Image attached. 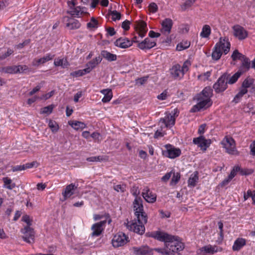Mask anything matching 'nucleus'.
<instances>
[{
  "label": "nucleus",
  "mask_w": 255,
  "mask_h": 255,
  "mask_svg": "<svg viewBox=\"0 0 255 255\" xmlns=\"http://www.w3.org/2000/svg\"><path fill=\"white\" fill-rule=\"evenodd\" d=\"M93 219L95 221L104 219V220H106L107 221L108 220L109 224H110L111 222V220L108 215H105L104 216L99 214H94L93 215Z\"/></svg>",
  "instance_id": "79ce46f5"
},
{
  "label": "nucleus",
  "mask_w": 255,
  "mask_h": 255,
  "mask_svg": "<svg viewBox=\"0 0 255 255\" xmlns=\"http://www.w3.org/2000/svg\"><path fill=\"white\" fill-rule=\"evenodd\" d=\"M212 95V90L210 87H206L197 96H198V97H201L207 100H211L210 98L211 97Z\"/></svg>",
  "instance_id": "c85d7f7f"
},
{
  "label": "nucleus",
  "mask_w": 255,
  "mask_h": 255,
  "mask_svg": "<svg viewBox=\"0 0 255 255\" xmlns=\"http://www.w3.org/2000/svg\"><path fill=\"white\" fill-rule=\"evenodd\" d=\"M129 25H130V21L126 20L122 23V27L124 30H128L129 28Z\"/></svg>",
  "instance_id": "69168bd1"
},
{
  "label": "nucleus",
  "mask_w": 255,
  "mask_h": 255,
  "mask_svg": "<svg viewBox=\"0 0 255 255\" xmlns=\"http://www.w3.org/2000/svg\"><path fill=\"white\" fill-rule=\"evenodd\" d=\"M128 242V237L123 233H119L115 235L112 240V245L116 248L123 246Z\"/></svg>",
  "instance_id": "9d476101"
},
{
  "label": "nucleus",
  "mask_w": 255,
  "mask_h": 255,
  "mask_svg": "<svg viewBox=\"0 0 255 255\" xmlns=\"http://www.w3.org/2000/svg\"><path fill=\"white\" fill-rule=\"evenodd\" d=\"M198 180V176L197 172H194L192 173L188 181V185L190 186H195Z\"/></svg>",
  "instance_id": "f704fd0d"
},
{
  "label": "nucleus",
  "mask_w": 255,
  "mask_h": 255,
  "mask_svg": "<svg viewBox=\"0 0 255 255\" xmlns=\"http://www.w3.org/2000/svg\"><path fill=\"white\" fill-rule=\"evenodd\" d=\"M135 38L136 37H135L133 39V40L130 41L128 38L121 37L116 40L115 45L121 48H127L131 46L133 42H136L135 40Z\"/></svg>",
  "instance_id": "a211bd4d"
},
{
  "label": "nucleus",
  "mask_w": 255,
  "mask_h": 255,
  "mask_svg": "<svg viewBox=\"0 0 255 255\" xmlns=\"http://www.w3.org/2000/svg\"><path fill=\"white\" fill-rule=\"evenodd\" d=\"M68 124L76 130H82L86 127V125L85 123L77 121H69Z\"/></svg>",
  "instance_id": "bb28decb"
},
{
  "label": "nucleus",
  "mask_w": 255,
  "mask_h": 255,
  "mask_svg": "<svg viewBox=\"0 0 255 255\" xmlns=\"http://www.w3.org/2000/svg\"><path fill=\"white\" fill-rule=\"evenodd\" d=\"M54 56V55L48 53L41 58L35 59L32 61V65L34 66H38L39 65L43 64L46 62L52 60Z\"/></svg>",
  "instance_id": "b1692460"
},
{
  "label": "nucleus",
  "mask_w": 255,
  "mask_h": 255,
  "mask_svg": "<svg viewBox=\"0 0 255 255\" xmlns=\"http://www.w3.org/2000/svg\"><path fill=\"white\" fill-rule=\"evenodd\" d=\"M190 42L188 41L181 42L177 45L176 49L178 51H182L188 48L190 46Z\"/></svg>",
  "instance_id": "a18cd8bd"
},
{
  "label": "nucleus",
  "mask_w": 255,
  "mask_h": 255,
  "mask_svg": "<svg viewBox=\"0 0 255 255\" xmlns=\"http://www.w3.org/2000/svg\"><path fill=\"white\" fill-rule=\"evenodd\" d=\"M114 188L117 192L123 193L126 190V186L124 184L116 185L114 186Z\"/></svg>",
  "instance_id": "6e6d98bb"
},
{
  "label": "nucleus",
  "mask_w": 255,
  "mask_h": 255,
  "mask_svg": "<svg viewBox=\"0 0 255 255\" xmlns=\"http://www.w3.org/2000/svg\"><path fill=\"white\" fill-rule=\"evenodd\" d=\"M197 103L194 105L191 110L192 112H196L202 109H206L212 105V102L211 100L198 97L197 96Z\"/></svg>",
  "instance_id": "6e6552de"
},
{
  "label": "nucleus",
  "mask_w": 255,
  "mask_h": 255,
  "mask_svg": "<svg viewBox=\"0 0 255 255\" xmlns=\"http://www.w3.org/2000/svg\"><path fill=\"white\" fill-rule=\"evenodd\" d=\"M210 76L211 72L210 71H207L205 73L199 75L197 77V78L198 80L201 81H205L208 80Z\"/></svg>",
  "instance_id": "3c124183"
},
{
  "label": "nucleus",
  "mask_w": 255,
  "mask_h": 255,
  "mask_svg": "<svg viewBox=\"0 0 255 255\" xmlns=\"http://www.w3.org/2000/svg\"><path fill=\"white\" fill-rule=\"evenodd\" d=\"M223 147L230 154L238 155L239 154L236 147V143L234 139L230 136H225L221 142Z\"/></svg>",
  "instance_id": "39448f33"
},
{
  "label": "nucleus",
  "mask_w": 255,
  "mask_h": 255,
  "mask_svg": "<svg viewBox=\"0 0 255 255\" xmlns=\"http://www.w3.org/2000/svg\"><path fill=\"white\" fill-rule=\"evenodd\" d=\"M195 2L194 0H186L181 5V7L183 10H185L186 9L190 7Z\"/></svg>",
  "instance_id": "8fccbe9b"
},
{
  "label": "nucleus",
  "mask_w": 255,
  "mask_h": 255,
  "mask_svg": "<svg viewBox=\"0 0 255 255\" xmlns=\"http://www.w3.org/2000/svg\"><path fill=\"white\" fill-rule=\"evenodd\" d=\"M172 174V172H170L166 173L161 178V180L163 182H167L171 177V175Z\"/></svg>",
  "instance_id": "774afa93"
},
{
  "label": "nucleus",
  "mask_w": 255,
  "mask_h": 255,
  "mask_svg": "<svg viewBox=\"0 0 255 255\" xmlns=\"http://www.w3.org/2000/svg\"><path fill=\"white\" fill-rule=\"evenodd\" d=\"M245 56L240 53L237 50H235L231 56L234 61L237 60V59L241 60Z\"/></svg>",
  "instance_id": "de8ad7c7"
},
{
  "label": "nucleus",
  "mask_w": 255,
  "mask_h": 255,
  "mask_svg": "<svg viewBox=\"0 0 255 255\" xmlns=\"http://www.w3.org/2000/svg\"><path fill=\"white\" fill-rule=\"evenodd\" d=\"M48 126L53 132H56L59 128L58 124L56 122L52 120L49 121Z\"/></svg>",
  "instance_id": "37998d69"
},
{
  "label": "nucleus",
  "mask_w": 255,
  "mask_h": 255,
  "mask_svg": "<svg viewBox=\"0 0 255 255\" xmlns=\"http://www.w3.org/2000/svg\"><path fill=\"white\" fill-rule=\"evenodd\" d=\"M25 169V165H17L14 166L12 168V170L13 172H15L17 171H21Z\"/></svg>",
  "instance_id": "338daca9"
},
{
  "label": "nucleus",
  "mask_w": 255,
  "mask_h": 255,
  "mask_svg": "<svg viewBox=\"0 0 255 255\" xmlns=\"http://www.w3.org/2000/svg\"><path fill=\"white\" fill-rule=\"evenodd\" d=\"M102 160L101 156H92L87 158V160L89 162L100 161Z\"/></svg>",
  "instance_id": "680f3d73"
},
{
  "label": "nucleus",
  "mask_w": 255,
  "mask_h": 255,
  "mask_svg": "<svg viewBox=\"0 0 255 255\" xmlns=\"http://www.w3.org/2000/svg\"><path fill=\"white\" fill-rule=\"evenodd\" d=\"M54 64L56 66H61L63 68L67 67L69 65L67 59L65 58L55 59Z\"/></svg>",
  "instance_id": "473e14b6"
},
{
  "label": "nucleus",
  "mask_w": 255,
  "mask_h": 255,
  "mask_svg": "<svg viewBox=\"0 0 255 255\" xmlns=\"http://www.w3.org/2000/svg\"><path fill=\"white\" fill-rule=\"evenodd\" d=\"M101 93L104 95V97L102 100V101L103 103H107L110 102L113 97V94L111 89H103L101 91Z\"/></svg>",
  "instance_id": "cd10ccee"
},
{
  "label": "nucleus",
  "mask_w": 255,
  "mask_h": 255,
  "mask_svg": "<svg viewBox=\"0 0 255 255\" xmlns=\"http://www.w3.org/2000/svg\"><path fill=\"white\" fill-rule=\"evenodd\" d=\"M241 61L242 66L241 69L239 71L242 72V73L243 74V73L246 72L250 69L251 63L250 60L245 56L243 57L241 60Z\"/></svg>",
  "instance_id": "7c9ffc66"
},
{
  "label": "nucleus",
  "mask_w": 255,
  "mask_h": 255,
  "mask_svg": "<svg viewBox=\"0 0 255 255\" xmlns=\"http://www.w3.org/2000/svg\"><path fill=\"white\" fill-rule=\"evenodd\" d=\"M151 236L160 241L164 242L165 247L156 248L155 251L164 255H180L179 252L184 249V245L177 238L161 231L152 233Z\"/></svg>",
  "instance_id": "f257e3e1"
},
{
  "label": "nucleus",
  "mask_w": 255,
  "mask_h": 255,
  "mask_svg": "<svg viewBox=\"0 0 255 255\" xmlns=\"http://www.w3.org/2000/svg\"><path fill=\"white\" fill-rule=\"evenodd\" d=\"M20 66L7 67L2 68V71L5 73L14 74L19 72Z\"/></svg>",
  "instance_id": "c9c22d12"
},
{
  "label": "nucleus",
  "mask_w": 255,
  "mask_h": 255,
  "mask_svg": "<svg viewBox=\"0 0 255 255\" xmlns=\"http://www.w3.org/2000/svg\"><path fill=\"white\" fill-rule=\"evenodd\" d=\"M147 81V77H142L138 78L135 80V84L137 85H142Z\"/></svg>",
  "instance_id": "052dcab7"
},
{
  "label": "nucleus",
  "mask_w": 255,
  "mask_h": 255,
  "mask_svg": "<svg viewBox=\"0 0 255 255\" xmlns=\"http://www.w3.org/2000/svg\"><path fill=\"white\" fill-rule=\"evenodd\" d=\"M66 26L70 30L77 29L80 28L81 24L76 19L67 17Z\"/></svg>",
  "instance_id": "393cba45"
},
{
  "label": "nucleus",
  "mask_w": 255,
  "mask_h": 255,
  "mask_svg": "<svg viewBox=\"0 0 255 255\" xmlns=\"http://www.w3.org/2000/svg\"><path fill=\"white\" fill-rule=\"evenodd\" d=\"M148 9L150 12L155 13L158 10V6L155 3L152 2L149 5Z\"/></svg>",
  "instance_id": "bf43d9fd"
},
{
  "label": "nucleus",
  "mask_w": 255,
  "mask_h": 255,
  "mask_svg": "<svg viewBox=\"0 0 255 255\" xmlns=\"http://www.w3.org/2000/svg\"><path fill=\"white\" fill-rule=\"evenodd\" d=\"M146 223H142L141 219L137 218V221L129 222L127 224V228L131 231L142 235L144 233V225Z\"/></svg>",
  "instance_id": "423d86ee"
},
{
  "label": "nucleus",
  "mask_w": 255,
  "mask_h": 255,
  "mask_svg": "<svg viewBox=\"0 0 255 255\" xmlns=\"http://www.w3.org/2000/svg\"><path fill=\"white\" fill-rule=\"evenodd\" d=\"M236 174L235 169L234 168L231 172L230 174L228 176V178L224 180L221 183L222 186H224L229 183V182L235 177Z\"/></svg>",
  "instance_id": "a19ab883"
},
{
  "label": "nucleus",
  "mask_w": 255,
  "mask_h": 255,
  "mask_svg": "<svg viewBox=\"0 0 255 255\" xmlns=\"http://www.w3.org/2000/svg\"><path fill=\"white\" fill-rule=\"evenodd\" d=\"M77 3V0H68V13L74 17H81L87 13V9L85 7L76 6Z\"/></svg>",
  "instance_id": "7ed1b4c3"
},
{
  "label": "nucleus",
  "mask_w": 255,
  "mask_h": 255,
  "mask_svg": "<svg viewBox=\"0 0 255 255\" xmlns=\"http://www.w3.org/2000/svg\"><path fill=\"white\" fill-rule=\"evenodd\" d=\"M211 33V28L209 25H205L202 28L200 36L203 38L208 37Z\"/></svg>",
  "instance_id": "58836bf2"
},
{
  "label": "nucleus",
  "mask_w": 255,
  "mask_h": 255,
  "mask_svg": "<svg viewBox=\"0 0 255 255\" xmlns=\"http://www.w3.org/2000/svg\"><path fill=\"white\" fill-rule=\"evenodd\" d=\"M2 180L3 183L2 187L4 188L11 190L16 186L15 183H14L12 180L8 177L2 178Z\"/></svg>",
  "instance_id": "a878e982"
},
{
  "label": "nucleus",
  "mask_w": 255,
  "mask_h": 255,
  "mask_svg": "<svg viewBox=\"0 0 255 255\" xmlns=\"http://www.w3.org/2000/svg\"><path fill=\"white\" fill-rule=\"evenodd\" d=\"M98 24V21L94 17H92L90 21L87 24V25L88 28L93 29L97 28Z\"/></svg>",
  "instance_id": "49530a36"
},
{
  "label": "nucleus",
  "mask_w": 255,
  "mask_h": 255,
  "mask_svg": "<svg viewBox=\"0 0 255 255\" xmlns=\"http://www.w3.org/2000/svg\"><path fill=\"white\" fill-rule=\"evenodd\" d=\"M217 248L216 246L207 245L200 249L201 252L203 253L214 254L217 252Z\"/></svg>",
  "instance_id": "72a5a7b5"
},
{
  "label": "nucleus",
  "mask_w": 255,
  "mask_h": 255,
  "mask_svg": "<svg viewBox=\"0 0 255 255\" xmlns=\"http://www.w3.org/2000/svg\"><path fill=\"white\" fill-rule=\"evenodd\" d=\"M106 223V220H103L92 225L91 226V230L92 231L91 236L92 237L99 236L104 231Z\"/></svg>",
  "instance_id": "4468645a"
},
{
  "label": "nucleus",
  "mask_w": 255,
  "mask_h": 255,
  "mask_svg": "<svg viewBox=\"0 0 255 255\" xmlns=\"http://www.w3.org/2000/svg\"><path fill=\"white\" fill-rule=\"evenodd\" d=\"M101 54L105 59L109 61H114L117 59V56L116 54L111 53L106 50L102 51Z\"/></svg>",
  "instance_id": "2f4dec72"
},
{
  "label": "nucleus",
  "mask_w": 255,
  "mask_h": 255,
  "mask_svg": "<svg viewBox=\"0 0 255 255\" xmlns=\"http://www.w3.org/2000/svg\"><path fill=\"white\" fill-rule=\"evenodd\" d=\"M233 35L240 40H242L248 36V32L242 26L236 24L232 27Z\"/></svg>",
  "instance_id": "9b49d317"
},
{
  "label": "nucleus",
  "mask_w": 255,
  "mask_h": 255,
  "mask_svg": "<svg viewBox=\"0 0 255 255\" xmlns=\"http://www.w3.org/2000/svg\"><path fill=\"white\" fill-rule=\"evenodd\" d=\"M248 92V90H245L244 89L240 88L239 92L238 94L235 96L233 102L236 103H239L242 98L243 97L244 95H245Z\"/></svg>",
  "instance_id": "4c0bfd02"
},
{
  "label": "nucleus",
  "mask_w": 255,
  "mask_h": 255,
  "mask_svg": "<svg viewBox=\"0 0 255 255\" xmlns=\"http://www.w3.org/2000/svg\"><path fill=\"white\" fill-rule=\"evenodd\" d=\"M135 28L139 36L143 37L147 31L146 23L143 21H137L135 22Z\"/></svg>",
  "instance_id": "412c9836"
},
{
  "label": "nucleus",
  "mask_w": 255,
  "mask_h": 255,
  "mask_svg": "<svg viewBox=\"0 0 255 255\" xmlns=\"http://www.w3.org/2000/svg\"><path fill=\"white\" fill-rule=\"evenodd\" d=\"M22 221L26 224V226L31 227L32 225L33 219L27 215L22 216Z\"/></svg>",
  "instance_id": "09e8293b"
},
{
  "label": "nucleus",
  "mask_w": 255,
  "mask_h": 255,
  "mask_svg": "<svg viewBox=\"0 0 255 255\" xmlns=\"http://www.w3.org/2000/svg\"><path fill=\"white\" fill-rule=\"evenodd\" d=\"M254 82V79L251 77H247L243 82L241 88L247 90L248 88L251 87Z\"/></svg>",
  "instance_id": "e433bc0d"
},
{
  "label": "nucleus",
  "mask_w": 255,
  "mask_h": 255,
  "mask_svg": "<svg viewBox=\"0 0 255 255\" xmlns=\"http://www.w3.org/2000/svg\"><path fill=\"white\" fill-rule=\"evenodd\" d=\"M38 165L39 164L36 161H33L31 163H27L24 165L26 169L27 168H30L33 167H37Z\"/></svg>",
  "instance_id": "e2e57ef3"
},
{
  "label": "nucleus",
  "mask_w": 255,
  "mask_h": 255,
  "mask_svg": "<svg viewBox=\"0 0 255 255\" xmlns=\"http://www.w3.org/2000/svg\"><path fill=\"white\" fill-rule=\"evenodd\" d=\"M180 178V174L178 172L173 173V176L170 182V185L172 186L175 185L177 184Z\"/></svg>",
  "instance_id": "603ef678"
},
{
  "label": "nucleus",
  "mask_w": 255,
  "mask_h": 255,
  "mask_svg": "<svg viewBox=\"0 0 255 255\" xmlns=\"http://www.w3.org/2000/svg\"><path fill=\"white\" fill-rule=\"evenodd\" d=\"M54 94V91H51V92L46 94H44L43 95H42L41 97H40V99H44V100H47V99H48L49 98H50V97H51Z\"/></svg>",
  "instance_id": "0e129e2a"
},
{
  "label": "nucleus",
  "mask_w": 255,
  "mask_h": 255,
  "mask_svg": "<svg viewBox=\"0 0 255 255\" xmlns=\"http://www.w3.org/2000/svg\"><path fill=\"white\" fill-rule=\"evenodd\" d=\"M110 15L111 16V18L114 21L120 19L121 17V13L116 10H113L111 11L110 13Z\"/></svg>",
  "instance_id": "5fc2aeb1"
},
{
  "label": "nucleus",
  "mask_w": 255,
  "mask_h": 255,
  "mask_svg": "<svg viewBox=\"0 0 255 255\" xmlns=\"http://www.w3.org/2000/svg\"><path fill=\"white\" fill-rule=\"evenodd\" d=\"M156 44V41L154 40L147 37L144 40L139 42L137 47L142 50H146L154 47Z\"/></svg>",
  "instance_id": "f3484780"
},
{
  "label": "nucleus",
  "mask_w": 255,
  "mask_h": 255,
  "mask_svg": "<svg viewBox=\"0 0 255 255\" xmlns=\"http://www.w3.org/2000/svg\"><path fill=\"white\" fill-rule=\"evenodd\" d=\"M226 76H221L217 82L214 84L213 88L215 91L220 93L225 91L227 88V82H226Z\"/></svg>",
  "instance_id": "2eb2a0df"
},
{
  "label": "nucleus",
  "mask_w": 255,
  "mask_h": 255,
  "mask_svg": "<svg viewBox=\"0 0 255 255\" xmlns=\"http://www.w3.org/2000/svg\"><path fill=\"white\" fill-rule=\"evenodd\" d=\"M53 109V105H50V106L44 107L41 109L40 113L49 115L50 114H51L52 113Z\"/></svg>",
  "instance_id": "864d4df0"
},
{
  "label": "nucleus",
  "mask_w": 255,
  "mask_h": 255,
  "mask_svg": "<svg viewBox=\"0 0 255 255\" xmlns=\"http://www.w3.org/2000/svg\"><path fill=\"white\" fill-rule=\"evenodd\" d=\"M190 66H191V63L188 60L186 61L184 63L182 67H181V70L183 72L184 74H185V72H186L187 71H188L189 68Z\"/></svg>",
  "instance_id": "4d7b16f0"
},
{
  "label": "nucleus",
  "mask_w": 255,
  "mask_h": 255,
  "mask_svg": "<svg viewBox=\"0 0 255 255\" xmlns=\"http://www.w3.org/2000/svg\"><path fill=\"white\" fill-rule=\"evenodd\" d=\"M21 232L23 234L22 238L23 241L28 244L34 243L35 232L32 228L29 226H25L21 230Z\"/></svg>",
  "instance_id": "0eeeda50"
},
{
  "label": "nucleus",
  "mask_w": 255,
  "mask_h": 255,
  "mask_svg": "<svg viewBox=\"0 0 255 255\" xmlns=\"http://www.w3.org/2000/svg\"><path fill=\"white\" fill-rule=\"evenodd\" d=\"M178 116V111L174 109L171 113L166 114L165 117L160 119V123L165 125V127H172L175 124V119Z\"/></svg>",
  "instance_id": "1a4fd4ad"
},
{
  "label": "nucleus",
  "mask_w": 255,
  "mask_h": 255,
  "mask_svg": "<svg viewBox=\"0 0 255 255\" xmlns=\"http://www.w3.org/2000/svg\"><path fill=\"white\" fill-rule=\"evenodd\" d=\"M133 208L136 218L141 219L142 223H147V216L143 212L142 201L140 197L135 198L133 202Z\"/></svg>",
  "instance_id": "20e7f679"
},
{
  "label": "nucleus",
  "mask_w": 255,
  "mask_h": 255,
  "mask_svg": "<svg viewBox=\"0 0 255 255\" xmlns=\"http://www.w3.org/2000/svg\"><path fill=\"white\" fill-rule=\"evenodd\" d=\"M133 255H152V250L147 246L133 247L129 249Z\"/></svg>",
  "instance_id": "ddd939ff"
},
{
  "label": "nucleus",
  "mask_w": 255,
  "mask_h": 255,
  "mask_svg": "<svg viewBox=\"0 0 255 255\" xmlns=\"http://www.w3.org/2000/svg\"><path fill=\"white\" fill-rule=\"evenodd\" d=\"M77 188V186L73 183L67 186L62 193L64 198L63 200H66L73 195Z\"/></svg>",
  "instance_id": "aec40b11"
},
{
  "label": "nucleus",
  "mask_w": 255,
  "mask_h": 255,
  "mask_svg": "<svg viewBox=\"0 0 255 255\" xmlns=\"http://www.w3.org/2000/svg\"><path fill=\"white\" fill-rule=\"evenodd\" d=\"M165 150L163 151V155L169 158H175L178 157L181 154L179 148H175L170 144L165 145Z\"/></svg>",
  "instance_id": "f8f14e48"
},
{
  "label": "nucleus",
  "mask_w": 255,
  "mask_h": 255,
  "mask_svg": "<svg viewBox=\"0 0 255 255\" xmlns=\"http://www.w3.org/2000/svg\"><path fill=\"white\" fill-rule=\"evenodd\" d=\"M170 74L175 79H181L184 75L181 70V66L179 64H176L171 68Z\"/></svg>",
  "instance_id": "5701e85b"
},
{
  "label": "nucleus",
  "mask_w": 255,
  "mask_h": 255,
  "mask_svg": "<svg viewBox=\"0 0 255 255\" xmlns=\"http://www.w3.org/2000/svg\"><path fill=\"white\" fill-rule=\"evenodd\" d=\"M161 25L160 31L161 33L165 35H168L171 32L173 21L170 18H165L161 22Z\"/></svg>",
  "instance_id": "dca6fc26"
},
{
  "label": "nucleus",
  "mask_w": 255,
  "mask_h": 255,
  "mask_svg": "<svg viewBox=\"0 0 255 255\" xmlns=\"http://www.w3.org/2000/svg\"><path fill=\"white\" fill-rule=\"evenodd\" d=\"M98 64L95 62V61L93 59L89 63L87 64V67L86 69H89V73L92 71V70L95 68Z\"/></svg>",
  "instance_id": "13d9d810"
},
{
  "label": "nucleus",
  "mask_w": 255,
  "mask_h": 255,
  "mask_svg": "<svg viewBox=\"0 0 255 255\" xmlns=\"http://www.w3.org/2000/svg\"><path fill=\"white\" fill-rule=\"evenodd\" d=\"M142 195L144 200L148 203H153L156 201V195L148 189H144Z\"/></svg>",
  "instance_id": "4be33fe9"
},
{
  "label": "nucleus",
  "mask_w": 255,
  "mask_h": 255,
  "mask_svg": "<svg viewBox=\"0 0 255 255\" xmlns=\"http://www.w3.org/2000/svg\"><path fill=\"white\" fill-rule=\"evenodd\" d=\"M222 45H224V47H225V54H227L230 51L231 45L228 39L225 37L220 38L219 41L215 45L212 53V57L213 60L216 61L219 60L223 54V51L221 50Z\"/></svg>",
  "instance_id": "f03ea898"
},
{
  "label": "nucleus",
  "mask_w": 255,
  "mask_h": 255,
  "mask_svg": "<svg viewBox=\"0 0 255 255\" xmlns=\"http://www.w3.org/2000/svg\"><path fill=\"white\" fill-rule=\"evenodd\" d=\"M193 142L197 144L201 149L205 150L211 143V141L210 139H205L203 136H200L194 138Z\"/></svg>",
  "instance_id": "6ab92c4d"
},
{
  "label": "nucleus",
  "mask_w": 255,
  "mask_h": 255,
  "mask_svg": "<svg viewBox=\"0 0 255 255\" xmlns=\"http://www.w3.org/2000/svg\"><path fill=\"white\" fill-rule=\"evenodd\" d=\"M88 73H89V69L85 68L84 69L73 72L71 73V75L74 77H77L82 76Z\"/></svg>",
  "instance_id": "ea45409f"
},
{
  "label": "nucleus",
  "mask_w": 255,
  "mask_h": 255,
  "mask_svg": "<svg viewBox=\"0 0 255 255\" xmlns=\"http://www.w3.org/2000/svg\"><path fill=\"white\" fill-rule=\"evenodd\" d=\"M245 245L246 240L243 238H239L235 241L232 248L234 251H238Z\"/></svg>",
  "instance_id": "c756f323"
},
{
  "label": "nucleus",
  "mask_w": 255,
  "mask_h": 255,
  "mask_svg": "<svg viewBox=\"0 0 255 255\" xmlns=\"http://www.w3.org/2000/svg\"><path fill=\"white\" fill-rule=\"evenodd\" d=\"M242 74V72L238 71L229 79L227 83L230 84H233L235 83L238 80V79L241 76Z\"/></svg>",
  "instance_id": "c03bdc74"
}]
</instances>
